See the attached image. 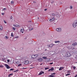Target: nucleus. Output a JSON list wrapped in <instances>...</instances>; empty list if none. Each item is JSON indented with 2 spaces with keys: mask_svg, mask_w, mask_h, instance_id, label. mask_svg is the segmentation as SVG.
I'll return each mask as SVG.
<instances>
[{
  "mask_svg": "<svg viewBox=\"0 0 77 77\" xmlns=\"http://www.w3.org/2000/svg\"><path fill=\"white\" fill-rule=\"evenodd\" d=\"M29 61L28 60H26L25 61L24 63L25 65H27V64H29Z\"/></svg>",
  "mask_w": 77,
  "mask_h": 77,
  "instance_id": "4",
  "label": "nucleus"
},
{
  "mask_svg": "<svg viewBox=\"0 0 77 77\" xmlns=\"http://www.w3.org/2000/svg\"><path fill=\"white\" fill-rule=\"evenodd\" d=\"M70 74H68L66 75V76H67L68 75H70Z\"/></svg>",
  "mask_w": 77,
  "mask_h": 77,
  "instance_id": "27",
  "label": "nucleus"
},
{
  "mask_svg": "<svg viewBox=\"0 0 77 77\" xmlns=\"http://www.w3.org/2000/svg\"><path fill=\"white\" fill-rule=\"evenodd\" d=\"M54 45L53 44H50L49 45H48L47 46L48 47H49V48H51V47H53V45Z\"/></svg>",
  "mask_w": 77,
  "mask_h": 77,
  "instance_id": "3",
  "label": "nucleus"
},
{
  "mask_svg": "<svg viewBox=\"0 0 77 77\" xmlns=\"http://www.w3.org/2000/svg\"><path fill=\"white\" fill-rule=\"evenodd\" d=\"M42 72V74H44V72Z\"/></svg>",
  "mask_w": 77,
  "mask_h": 77,
  "instance_id": "40",
  "label": "nucleus"
},
{
  "mask_svg": "<svg viewBox=\"0 0 77 77\" xmlns=\"http://www.w3.org/2000/svg\"><path fill=\"white\" fill-rule=\"evenodd\" d=\"M56 30L57 32H61V30H62V29H61V28H59L57 29H56Z\"/></svg>",
  "mask_w": 77,
  "mask_h": 77,
  "instance_id": "5",
  "label": "nucleus"
},
{
  "mask_svg": "<svg viewBox=\"0 0 77 77\" xmlns=\"http://www.w3.org/2000/svg\"><path fill=\"white\" fill-rule=\"evenodd\" d=\"M37 60H38L39 62H41L43 60V59L42 58H40L38 59Z\"/></svg>",
  "mask_w": 77,
  "mask_h": 77,
  "instance_id": "9",
  "label": "nucleus"
},
{
  "mask_svg": "<svg viewBox=\"0 0 77 77\" xmlns=\"http://www.w3.org/2000/svg\"><path fill=\"white\" fill-rule=\"evenodd\" d=\"M11 36L13 37L14 36V33H13V32H12L11 33Z\"/></svg>",
  "mask_w": 77,
  "mask_h": 77,
  "instance_id": "17",
  "label": "nucleus"
},
{
  "mask_svg": "<svg viewBox=\"0 0 77 77\" xmlns=\"http://www.w3.org/2000/svg\"><path fill=\"white\" fill-rule=\"evenodd\" d=\"M50 64L51 65H52V64H53V63H50Z\"/></svg>",
  "mask_w": 77,
  "mask_h": 77,
  "instance_id": "37",
  "label": "nucleus"
},
{
  "mask_svg": "<svg viewBox=\"0 0 77 77\" xmlns=\"http://www.w3.org/2000/svg\"><path fill=\"white\" fill-rule=\"evenodd\" d=\"M14 72H16V71H14Z\"/></svg>",
  "mask_w": 77,
  "mask_h": 77,
  "instance_id": "55",
  "label": "nucleus"
},
{
  "mask_svg": "<svg viewBox=\"0 0 77 77\" xmlns=\"http://www.w3.org/2000/svg\"><path fill=\"white\" fill-rule=\"evenodd\" d=\"M45 68V70H47V69H49V68Z\"/></svg>",
  "mask_w": 77,
  "mask_h": 77,
  "instance_id": "24",
  "label": "nucleus"
},
{
  "mask_svg": "<svg viewBox=\"0 0 77 77\" xmlns=\"http://www.w3.org/2000/svg\"><path fill=\"white\" fill-rule=\"evenodd\" d=\"M59 71H60V70H62V68L61 67H60L59 69Z\"/></svg>",
  "mask_w": 77,
  "mask_h": 77,
  "instance_id": "28",
  "label": "nucleus"
},
{
  "mask_svg": "<svg viewBox=\"0 0 77 77\" xmlns=\"http://www.w3.org/2000/svg\"><path fill=\"white\" fill-rule=\"evenodd\" d=\"M26 68H22V69H26Z\"/></svg>",
  "mask_w": 77,
  "mask_h": 77,
  "instance_id": "45",
  "label": "nucleus"
},
{
  "mask_svg": "<svg viewBox=\"0 0 77 77\" xmlns=\"http://www.w3.org/2000/svg\"><path fill=\"white\" fill-rule=\"evenodd\" d=\"M12 75H13V74H9L8 76V77H10V76H11Z\"/></svg>",
  "mask_w": 77,
  "mask_h": 77,
  "instance_id": "18",
  "label": "nucleus"
},
{
  "mask_svg": "<svg viewBox=\"0 0 77 77\" xmlns=\"http://www.w3.org/2000/svg\"><path fill=\"white\" fill-rule=\"evenodd\" d=\"M72 45L73 46H75V45H77V43L75 42V43L72 44Z\"/></svg>",
  "mask_w": 77,
  "mask_h": 77,
  "instance_id": "12",
  "label": "nucleus"
},
{
  "mask_svg": "<svg viewBox=\"0 0 77 77\" xmlns=\"http://www.w3.org/2000/svg\"><path fill=\"white\" fill-rule=\"evenodd\" d=\"M67 57H69L71 56V54L69 52H68L67 53Z\"/></svg>",
  "mask_w": 77,
  "mask_h": 77,
  "instance_id": "8",
  "label": "nucleus"
},
{
  "mask_svg": "<svg viewBox=\"0 0 77 77\" xmlns=\"http://www.w3.org/2000/svg\"><path fill=\"white\" fill-rule=\"evenodd\" d=\"M13 26H14V27H19V26H19V25H13Z\"/></svg>",
  "mask_w": 77,
  "mask_h": 77,
  "instance_id": "14",
  "label": "nucleus"
},
{
  "mask_svg": "<svg viewBox=\"0 0 77 77\" xmlns=\"http://www.w3.org/2000/svg\"><path fill=\"white\" fill-rule=\"evenodd\" d=\"M4 14V13H2V15H4V14Z\"/></svg>",
  "mask_w": 77,
  "mask_h": 77,
  "instance_id": "43",
  "label": "nucleus"
},
{
  "mask_svg": "<svg viewBox=\"0 0 77 77\" xmlns=\"http://www.w3.org/2000/svg\"><path fill=\"white\" fill-rule=\"evenodd\" d=\"M71 72V71L70 70H69L68 71L67 73H70Z\"/></svg>",
  "mask_w": 77,
  "mask_h": 77,
  "instance_id": "16",
  "label": "nucleus"
},
{
  "mask_svg": "<svg viewBox=\"0 0 77 77\" xmlns=\"http://www.w3.org/2000/svg\"><path fill=\"white\" fill-rule=\"evenodd\" d=\"M4 10H5V9H6V8H4Z\"/></svg>",
  "mask_w": 77,
  "mask_h": 77,
  "instance_id": "54",
  "label": "nucleus"
},
{
  "mask_svg": "<svg viewBox=\"0 0 77 77\" xmlns=\"http://www.w3.org/2000/svg\"><path fill=\"white\" fill-rule=\"evenodd\" d=\"M3 30V27L2 26H0V30Z\"/></svg>",
  "mask_w": 77,
  "mask_h": 77,
  "instance_id": "15",
  "label": "nucleus"
},
{
  "mask_svg": "<svg viewBox=\"0 0 77 77\" xmlns=\"http://www.w3.org/2000/svg\"><path fill=\"white\" fill-rule=\"evenodd\" d=\"M49 60H50V59H49Z\"/></svg>",
  "mask_w": 77,
  "mask_h": 77,
  "instance_id": "57",
  "label": "nucleus"
},
{
  "mask_svg": "<svg viewBox=\"0 0 77 77\" xmlns=\"http://www.w3.org/2000/svg\"><path fill=\"white\" fill-rule=\"evenodd\" d=\"M55 43H57V41H55Z\"/></svg>",
  "mask_w": 77,
  "mask_h": 77,
  "instance_id": "41",
  "label": "nucleus"
},
{
  "mask_svg": "<svg viewBox=\"0 0 77 77\" xmlns=\"http://www.w3.org/2000/svg\"><path fill=\"white\" fill-rule=\"evenodd\" d=\"M21 66V64H20L18 66Z\"/></svg>",
  "mask_w": 77,
  "mask_h": 77,
  "instance_id": "33",
  "label": "nucleus"
},
{
  "mask_svg": "<svg viewBox=\"0 0 77 77\" xmlns=\"http://www.w3.org/2000/svg\"><path fill=\"white\" fill-rule=\"evenodd\" d=\"M77 26V20H75L73 24V27H76Z\"/></svg>",
  "mask_w": 77,
  "mask_h": 77,
  "instance_id": "1",
  "label": "nucleus"
},
{
  "mask_svg": "<svg viewBox=\"0 0 77 77\" xmlns=\"http://www.w3.org/2000/svg\"><path fill=\"white\" fill-rule=\"evenodd\" d=\"M9 61H10L9 60H7V62H9Z\"/></svg>",
  "mask_w": 77,
  "mask_h": 77,
  "instance_id": "39",
  "label": "nucleus"
},
{
  "mask_svg": "<svg viewBox=\"0 0 77 77\" xmlns=\"http://www.w3.org/2000/svg\"><path fill=\"white\" fill-rule=\"evenodd\" d=\"M70 9H72V6H70Z\"/></svg>",
  "mask_w": 77,
  "mask_h": 77,
  "instance_id": "25",
  "label": "nucleus"
},
{
  "mask_svg": "<svg viewBox=\"0 0 77 77\" xmlns=\"http://www.w3.org/2000/svg\"><path fill=\"white\" fill-rule=\"evenodd\" d=\"M17 64H18L19 63V62L18 61H17L16 62Z\"/></svg>",
  "mask_w": 77,
  "mask_h": 77,
  "instance_id": "36",
  "label": "nucleus"
},
{
  "mask_svg": "<svg viewBox=\"0 0 77 77\" xmlns=\"http://www.w3.org/2000/svg\"><path fill=\"white\" fill-rule=\"evenodd\" d=\"M54 74H56V73H52L51 74V75H54Z\"/></svg>",
  "mask_w": 77,
  "mask_h": 77,
  "instance_id": "34",
  "label": "nucleus"
},
{
  "mask_svg": "<svg viewBox=\"0 0 77 77\" xmlns=\"http://www.w3.org/2000/svg\"><path fill=\"white\" fill-rule=\"evenodd\" d=\"M14 2L13 1H12L11 2V4H14Z\"/></svg>",
  "mask_w": 77,
  "mask_h": 77,
  "instance_id": "22",
  "label": "nucleus"
},
{
  "mask_svg": "<svg viewBox=\"0 0 77 77\" xmlns=\"http://www.w3.org/2000/svg\"><path fill=\"white\" fill-rule=\"evenodd\" d=\"M41 74H42V73L41 72H40L38 75H41Z\"/></svg>",
  "mask_w": 77,
  "mask_h": 77,
  "instance_id": "32",
  "label": "nucleus"
},
{
  "mask_svg": "<svg viewBox=\"0 0 77 77\" xmlns=\"http://www.w3.org/2000/svg\"><path fill=\"white\" fill-rule=\"evenodd\" d=\"M61 69H63L64 68L62 67H61Z\"/></svg>",
  "mask_w": 77,
  "mask_h": 77,
  "instance_id": "52",
  "label": "nucleus"
},
{
  "mask_svg": "<svg viewBox=\"0 0 77 77\" xmlns=\"http://www.w3.org/2000/svg\"><path fill=\"white\" fill-rule=\"evenodd\" d=\"M43 58L44 59H47V57H43Z\"/></svg>",
  "mask_w": 77,
  "mask_h": 77,
  "instance_id": "26",
  "label": "nucleus"
},
{
  "mask_svg": "<svg viewBox=\"0 0 77 77\" xmlns=\"http://www.w3.org/2000/svg\"><path fill=\"white\" fill-rule=\"evenodd\" d=\"M18 71V70H16V72H17Z\"/></svg>",
  "mask_w": 77,
  "mask_h": 77,
  "instance_id": "47",
  "label": "nucleus"
},
{
  "mask_svg": "<svg viewBox=\"0 0 77 77\" xmlns=\"http://www.w3.org/2000/svg\"><path fill=\"white\" fill-rule=\"evenodd\" d=\"M55 15H55L54 14V13H52L51 14V17H54V16H55Z\"/></svg>",
  "mask_w": 77,
  "mask_h": 77,
  "instance_id": "7",
  "label": "nucleus"
},
{
  "mask_svg": "<svg viewBox=\"0 0 77 77\" xmlns=\"http://www.w3.org/2000/svg\"><path fill=\"white\" fill-rule=\"evenodd\" d=\"M38 19H39V17H38Z\"/></svg>",
  "mask_w": 77,
  "mask_h": 77,
  "instance_id": "58",
  "label": "nucleus"
},
{
  "mask_svg": "<svg viewBox=\"0 0 77 77\" xmlns=\"http://www.w3.org/2000/svg\"><path fill=\"white\" fill-rule=\"evenodd\" d=\"M2 60H5V58H3V59H2Z\"/></svg>",
  "mask_w": 77,
  "mask_h": 77,
  "instance_id": "44",
  "label": "nucleus"
},
{
  "mask_svg": "<svg viewBox=\"0 0 77 77\" xmlns=\"http://www.w3.org/2000/svg\"><path fill=\"white\" fill-rule=\"evenodd\" d=\"M57 42L59 43V42H60V41H57Z\"/></svg>",
  "mask_w": 77,
  "mask_h": 77,
  "instance_id": "50",
  "label": "nucleus"
},
{
  "mask_svg": "<svg viewBox=\"0 0 77 77\" xmlns=\"http://www.w3.org/2000/svg\"><path fill=\"white\" fill-rule=\"evenodd\" d=\"M13 70H14V69H10V71H12Z\"/></svg>",
  "mask_w": 77,
  "mask_h": 77,
  "instance_id": "31",
  "label": "nucleus"
},
{
  "mask_svg": "<svg viewBox=\"0 0 77 77\" xmlns=\"http://www.w3.org/2000/svg\"><path fill=\"white\" fill-rule=\"evenodd\" d=\"M32 68H31L30 69H32Z\"/></svg>",
  "mask_w": 77,
  "mask_h": 77,
  "instance_id": "56",
  "label": "nucleus"
},
{
  "mask_svg": "<svg viewBox=\"0 0 77 77\" xmlns=\"http://www.w3.org/2000/svg\"><path fill=\"white\" fill-rule=\"evenodd\" d=\"M12 29H13V30H15V28H14V27H13Z\"/></svg>",
  "mask_w": 77,
  "mask_h": 77,
  "instance_id": "30",
  "label": "nucleus"
},
{
  "mask_svg": "<svg viewBox=\"0 0 77 77\" xmlns=\"http://www.w3.org/2000/svg\"><path fill=\"white\" fill-rule=\"evenodd\" d=\"M54 18L53 17V18L52 19H50L49 21L50 22H51V21H54Z\"/></svg>",
  "mask_w": 77,
  "mask_h": 77,
  "instance_id": "10",
  "label": "nucleus"
},
{
  "mask_svg": "<svg viewBox=\"0 0 77 77\" xmlns=\"http://www.w3.org/2000/svg\"><path fill=\"white\" fill-rule=\"evenodd\" d=\"M54 70V67H52L51 69H49L48 71H53Z\"/></svg>",
  "mask_w": 77,
  "mask_h": 77,
  "instance_id": "11",
  "label": "nucleus"
},
{
  "mask_svg": "<svg viewBox=\"0 0 77 77\" xmlns=\"http://www.w3.org/2000/svg\"><path fill=\"white\" fill-rule=\"evenodd\" d=\"M33 28H32L31 29H29V30L30 31H31V30H33Z\"/></svg>",
  "mask_w": 77,
  "mask_h": 77,
  "instance_id": "29",
  "label": "nucleus"
},
{
  "mask_svg": "<svg viewBox=\"0 0 77 77\" xmlns=\"http://www.w3.org/2000/svg\"><path fill=\"white\" fill-rule=\"evenodd\" d=\"M5 38H7V39H8V37H7V36H5Z\"/></svg>",
  "mask_w": 77,
  "mask_h": 77,
  "instance_id": "35",
  "label": "nucleus"
},
{
  "mask_svg": "<svg viewBox=\"0 0 77 77\" xmlns=\"http://www.w3.org/2000/svg\"><path fill=\"white\" fill-rule=\"evenodd\" d=\"M20 31L22 33H24V29H21L20 30Z\"/></svg>",
  "mask_w": 77,
  "mask_h": 77,
  "instance_id": "13",
  "label": "nucleus"
},
{
  "mask_svg": "<svg viewBox=\"0 0 77 77\" xmlns=\"http://www.w3.org/2000/svg\"><path fill=\"white\" fill-rule=\"evenodd\" d=\"M4 66L2 65H0V68H3Z\"/></svg>",
  "mask_w": 77,
  "mask_h": 77,
  "instance_id": "19",
  "label": "nucleus"
},
{
  "mask_svg": "<svg viewBox=\"0 0 77 77\" xmlns=\"http://www.w3.org/2000/svg\"><path fill=\"white\" fill-rule=\"evenodd\" d=\"M53 2H54L53 1H52V2H51V3H53Z\"/></svg>",
  "mask_w": 77,
  "mask_h": 77,
  "instance_id": "49",
  "label": "nucleus"
},
{
  "mask_svg": "<svg viewBox=\"0 0 77 77\" xmlns=\"http://www.w3.org/2000/svg\"><path fill=\"white\" fill-rule=\"evenodd\" d=\"M33 3H36V2H35V1H33Z\"/></svg>",
  "mask_w": 77,
  "mask_h": 77,
  "instance_id": "51",
  "label": "nucleus"
},
{
  "mask_svg": "<svg viewBox=\"0 0 77 77\" xmlns=\"http://www.w3.org/2000/svg\"><path fill=\"white\" fill-rule=\"evenodd\" d=\"M4 22L5 24H6V23H7L6 22V21H4Z\"/></svg>",
  "mask_w": 77,
  "mask_h": 77,
  "instance_id": "38",
  "label": "nucleus"
},
{
  "mask_svg": "<svg viewBox=\"0 0 77 77\" xmlns=\"http://www.w3.org/2000/svg\"><path fill=\"white\" fill-rule=\"evenodd\" d=\"M77 74L76 75H75V76L74 77H77Z\"/></svg>",
  "mask_w": 77,
  "mask_h": 77,
  "instance_id": "48",
  "label": "nucleus"
},
{
  "mask_svg": "<svg viewBox=\"0 0 77 77\" xmlns=\"http://www.w3.org/2000/svg\"><path fill=\"white\" fill-rule=\"evenodd\" d=\"M38 57V54L32 55L31 56L32 59H35V58Z\"/></svg>",
  "mask_w": 77,
  "mask_h": 77,
  "instance_id": "2",
  "label": "nucleus"
},
{
  "mask_svg": "<svg viewBox=\"0 0 77 77\" xmlns=\"http://www.w3.org/2000/svg\"><path fill=\"white\" fill-rule=\"evenodd\" d=\"M48 77H54V75H49Z\"/></svg>",
  "mask_w": 77,
  "mask_h": 77,
  "instance_id": "20",
  "label": "nucleus"
},
{
  "mask_svg": "<svg viewBox=\"0 0 77 77\" xmlns=\"http://www.w3.org/2000/svg\"><path fill=\"white\" fill-rule=\"evenodd\" d=\"M18 36H17L15 37V38H18Z\"/></svg>",
  "mask_w": 77,
  "mask_h": 77,
  "instance_id": "46",
  "label": "nucleus"
},
{
  "mask_svg": "<svg viewBox=\"0 0 77 77\" xmlns=\"http://www.w3.org/2000/svg\"><path fill=\"white\" fill-rule=\"evenodd\" d=\"M31 21H29V23H30L31 22Z\"/></svg>",
  "mask_w": 77,
  "mask_h": 77,
  "instance_id": "53",
  "label": "nucleus"
},
{
  "mask_svg": "<svg viewBox=\"0 0 77 77\" xmlns=\"http://www.w3.org/2000/svg\"><path fill=\"white\" fill-rule=\"evenodd\" d=\"M5 66L7 69H9L10 68V66H9L8 65L5 64Z\"/></svg>",
  "mask_w": 77,
  "mask_h": 77,
  "instance_id": "6",
  "label": "nucleus"
},
{
  "mask_svg": "<svg viewBox=\"0 0 77 77\" xmlns=\"http://www.w3.org/2000/svg\"><path fill=\"white\" fill-rule=\"evenodd\" d=\"M72 68H73L74 69H75L76 68V67L75 66H74L73 67H72Z\"/></svg>",
  "mask_w": 77,
  "mask_h": 77,
  "instance_id": "21",
  "label": "nucleus"
},
{
  "mask_svg": "<svg viewBox=\"0 0 77 77\" xmlns=\"http://www.w3.org/2000/svg\"><path fill=\"white\" fill-rule=\"evenodd\" d=\"M41 65H42V64H41Z\"/></svg>",
  "mask_w": 77,
  "mask_h": 77,
  "instance_id": "59",
  "label": "nucleus"
},
{
  "mask_svg": "<svg viewBox=\"0 0 77 77\" xmlns=\"http://www.w3.org/2000/svg\"><path fill=\"white\" fill-rule=\"evenodd\" d=\"M47 9H45V11H47Z\"/></svg>",
  "mask_w": 77,
  "mask_h": 77,
  "instance_id": "42",
  "label": "nucleus"
},
{
  "mask_svg": "<svg viewBox=\"0 0 77 77\" xmlns=\"http://www.w3.org/2000/svg\"><path fill=\"white\" fill-rule=\"evenodd\" d=\"M12 18H13L12 16H11L10 17V20H12Z\"/></svg>",
  "mask_w": 77,
  "mask_h": 77,
  "instance_id": "23",
  "label": "nucleus"
}]
</instances>
